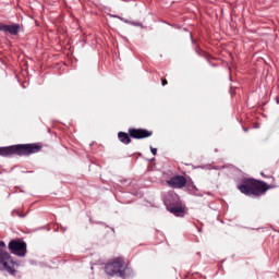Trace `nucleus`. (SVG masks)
Listing matches in <instances>:
<instances>
[{
  "label": "nucleus",
  "mask_w": 279,
  "mask_h": 279,
  "mask_svg": "<svg viewBox=\"0 0 279 279\" xmlns=\"http://www.w3.org/2000/svg\"><path fill=\"white\" fill-rule=\"evenodd\" d=\"M40 146L38 144H19L8 147H0V156H29V154H38Z\"/></svg>",
  "instance_id": "1"
},
{
  "label": "nucleus",
  "mask_w": 279,
  "mask_h": 279,
  "mask_svg": "<svg viewBox=\"0 0 279 279\" xmlns=\"http://www.w3.org/2000/svg\"><path fill=\"white\" fill-rule=\"evenodd\" d=\"M244 195H263V193L269 190V186L263 181H256L254 179H248L244 184L238 186Z\"/></svg>",
  "instance_id": "2"
},
{
  "label": "nucleus",
  "mask_w": 279,
  "mask_h": 279,
  "mask_svg": "<svg viewBox=\"0 0 279 279\" xmlns=\"http://www.w3.org/2000/svg\"><path fill=\"white\" fill-rule=\"evenodd\" d=\"M105 271L108 276H119L120 278H125V271H128L125 260L121 257L113 258L106 265Z\"/></svg>",
  "instance_id": "3"
},
{
  "label": "nucleus",
  "mask_w": 279,
  "mask_h": 279,
  "mask_svg": "<svg viewBox=\"0 0 279 279\" xmlns=\"http://www.w3.org/2000/svg\"><path fill=\"white\" fill-rule=\"evenodd\" d=\"M16 267H19V264L12 259L10 253L0 250V271H7V274L14 276L16 274Z\"/></svg>",
  "instance_id": "4"
},
{
  "label": "nucleus",
  "mask_w": 279,
  "mask_h": 279,
  "mask_svg": "<svg viewBox=\"0 0 279 279\" xmlns=\"http://www.w3.org/2000/svg\"><path fill=\"white\" fill-rule=\"evenodd\" d=\"M9 250H11L12 254H15V256H25L27 245L21 240L11 241L9 243Z\"/></svg>",
  "instance_id": "5"
},
{
  "label": "nucleus",
  "mask_w": 279,
  "mask_h": 279,
  "mask_svg": "<svg viewBox=\"0 0 279 279\" xmlns=\"http://www.w3.org/2000/svg\"><path fill=\"white\" fill-rule=\"evenodd\" d=\"M172 189H182L186 185V179L182 175L173 177L168 181Z\"/></svg>",
  "instance_id": "6"
},
{
  "label": "nucleus",
  "mask_w": 279,
  "mask_h": 279,
  "mask_svg": "<svg viewBox=\"0 0 279 279\" xmlns=\"http://www.w3.org/2000/svg\"><path fill=\"white\" fill-rule=\"evenodd\" d=\"M129 134L132 138H148V136H151V132L141 129H132L129 131Z\"/></svg>",
  "instance_id": "7"
},
{
  "label": "nucleus",
  "mask_w": 279,
  "mask_h": 279,
  "mask_svg": "<svg viewBox=\"0 0 279 279\" xmlns=\"http://www.w3.org/2000/svg\"><path fill=\"white\" fill-rule=\"evenodd\" d=\"M168 210L175 217H184V207L182 206L168 207Z\"/></svg>",
  "instance_id": "8"
},
{
  "label": "nucleus",
  "mask_w": 279,
  "mask_h": 279,
  "mask_svg": "<svg viewBox=\"0 0 279 279\" xmlns=\"http://www.w3.org/2000/svg\"><path fill=\"white\" fill-rule=\"evenodd\" d=\"M118 137H119V141H120L121 143H124V145H130L131 140H130V135H128V133L120 132V133L118 134Z\"/></svg>",
  "instance_id": "9"
},
{
  "label": "nucleus",
  "mask_w": 279,
  "mask_h": 279,
  "mask_svg": "<svg viewBox=\"0 0 279 279\" xmlns=\"http://www.w3.org/2000/svg\"><path fill=\"white\" fill-rule=\"evenodd\" d=\"M21 29V27L19 25H7V31L9 32V34H12L13 36L19 34V31Z\"/></svg>",
  "instance_id": "10"
},
{
  "label": "nucleus",
  "mask_w": 279,
  "mask_h": 279,
  "mask_svg": "<svg viewBox=\"0 0 279 279\" xmlns=\"http://www.w3.org/2000/svg\"><path fill=\"white\" fill-rule=\"evenodd\" d=\"M8 25L5 24H0V32H7Z\"/></svg>",
  "instance_id": "11"
},
{
  "label": "nucleus",
  "mask_w": 279,
  "mask_h": 279,
  "mask_svg": "<svg viewBox=\"0 0 279 279\" xmlns=\"http://www.w3.org/2000/svg\"><path fill=\"white\" fill-rule=\"evenodd\" d=\"M130 25H134L135 27H141V23L138 22H130Z\"/></svg>",
  "instance_id": "12"
},
{
  "label": "nucleus",
  "mask_w": 279,
  "mask_h": 279,
  "mask_svg": "<svg viewBox=\"0 0 279 279\" xmlns=\"http://www.w3.org/2000/svg\"><path fill=\"white\" fill-rule=\"evenodd\" d=\"M150 151H151L153 156H156L158 149H156V148H154V147H150Z\"/></svg>",
  "instance_id": "13"
},
{
  "label": "nucleus",
  "mask_w": 279,
  "mask_h": 279,
  "mask_svg": "<svg viewBox=\"0 0 279 279\" xmlns=\"http://www.w3.org/2000/svg\"><path fill=\"white\" fill-rule=\"evenodd\" d=\"M121 21H123L124 23H132V21L125 20V19H120Z\"/></svg>",
  "instance_id": "14"
},
{
  "label": "nucleus",
  "mask_w": 279,
  "mask_h": 279,
  "mask_svg": "<svg viewBox=\"0 0 279 279\" xmlns=\"http://www.w3.org/2000/svg\"><path fill=\"white\" fill-rule=\"evenodd\" d=\"M0 247H5V242L0 241Z\"/></svg>",
  "instance_id": "15"
},
{
  "label": "nucleus",
  "mask_w": 279,
  "mask_h": 279,
  "mask_svg": "<svg viewBox=\"0 0 279 279\" xmlns=\"http://www.w3.org/2000/svg\"><path fill=\"white\" fill-rule=\"evenodd\" d=\"M162 86H167V80H162Z\"/></svg>",
  "instance_id": "16"
}]
</instances>
